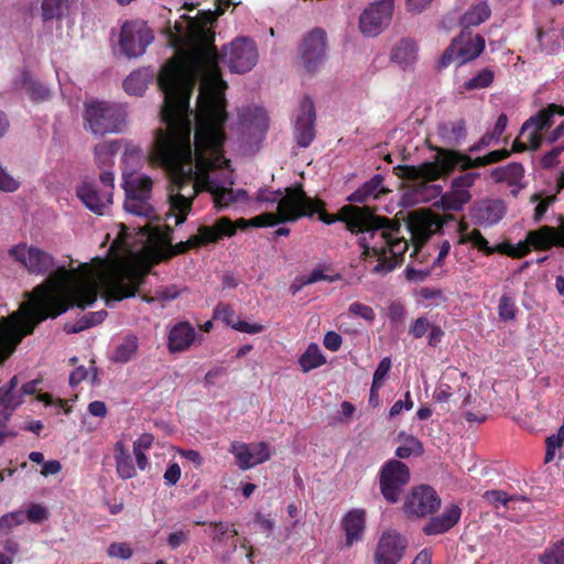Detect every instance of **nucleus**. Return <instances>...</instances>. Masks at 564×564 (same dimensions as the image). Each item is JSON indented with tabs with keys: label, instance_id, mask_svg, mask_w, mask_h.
Here are the masks:
<instances>
[{
	"label": "nucleus",
	"instance_id": "obj_46",
	"mask_svg": "<svg viewBox=\"0 0 564 564\" xmlns=\"http://www.w3.org/2000/svg\"><path fill=\"white\" fill-rule=\"evenodd\" d=\"M22 340L0 326V365L17 349Z\"/></svg>",
	"mask_w": 564,
	"mask_h": 564
},
{
	"label": "nucleus",
	"instance_id": "obj_45",
	"mask_svg": "<svg viewBox=\"0 0 564 564\" xmlns=\"http://www.w3.org/2000/svg\"><path fill=\"white\" fill-rule=\"evenodd\" d=\"M208 525L212 528L210 539L214 544H221L238 535L234 523L229 524L228 522L214 521L208 522Z\"/></svg>",
	"mask_w": 564,
	"mask_h": 564
},
{
	"label": "nucleus",
	"instance_id": "obj_15",
	"mask_svg": "<svg viewBox=\"0 0 564 564\" xmlns=\"http://www.w3.org/2000/svg\"><path fill=\"white\" fill-rule=\"evenodd\" d=\"M327 35L321 28L313 29L300 44V55L305 70L314 75L326 59Z\"/></svg>",
	"mask_w": 564,
	"mask_h": 564
},
{
	"label": "nucleus",
	"instance_id": "obj_19",
	"mask_svg": "<svg viewBox=\"0 0 564 564\" xmlns=\"http://www.w3.org/2000/svg\"><path fill=\"white\" fill-rule=\"evenodd\" d=\"M315 105L311 97L305 96L299 107L295 120L294 138L301 148H307L315 139Z\"/></svg>",
	"mask_w": 564,
	"mask_h": 564
},
{
	"label": "nucleus",
	"instance_id": "obj_41",
	"mask_svg": "<svg viewBox=\"0 0 564 564\" xmlns=\"http://www.w3.org/2000/svg\"><path fill=\"white\" fill-rule=\"evenodd\" d=\"M491 10L486 1L471 6L462 17V24L465 28L477 26L490 18Z\"/></svg>",
	"mask_w": 564,
	"mask_h": 564
},
{
	"label": "nucleus",
	"instance_id": "obj_50",
	"mask_svg": "<svg viewBox=\"0 0 564 564\" xmlns=\"http://www.w3.org/2000/svg\"><path fill=\"white\" fill-rule=\"evenodd\" d=\"M459 242L460 243L470 242L475 248L478 249V251H480L487 256L492 254V250H489L490 246L488 243V240L481 235L480 230H478V229H473L471 231H469L467 234H463L460 236Z\"/></svg>",
	"mask_w": 564,
	"mask_h": 564
},
{
	"label": "nucleus",
	"instance_id": "obj_58",
	"mask_svg": "<svg viewBox=\"0 0 564 564\" xmlns=\"http://www.w3.org/2000/svg\"><path fill=\"white\" fill-rule=\"evenodd\" d=\"M178 294H180V292L176 289V286L172 285V286L160 288V289L155 290V293L152 297L143 296V300L147 302H153V301L165 302V301L175 300L178 296Z\"/></svg>",
	"mask_w": 564,
	"mask_h": 564
},
{
	"label": "nucleus",
	"instance_id": "obj_38",
	"mask_svg": "<svg viewBox=\"0 0 564 564\" xmlns=\"http://www.w3.org/2000/svg\"><path fill=\"white\" fill-rule=\"evenodd\" d=\"M543 130L538 129V124H532L530 129L522 134L520 132V135L525 137L527 141L521 142L519 139H516L512 143V148L510 150V154L513 153H521L524 151H536L541 148L543 143Z\"/></svg>",
	"mask_w": 564,
	"mask_h": 564
},
{
	"label": "nucleus",
	"instance_id": "obj_31",
	"mask_svg": "<svg viewBox=\"0 0 564 564\" xmlns=\"http://www.w3.org/2000/svg\"><path fill=\"white\" fill-rule=\"evenodd\" d=\"M556 115L564 116V106L556 104L547 105L523 122L521 133L524 134L532 124H538L539 130H547L553 126L554 116Z\"/></svg>",
	"mask_w": 564,
	"mask_h": 564
},
{
	"label": "nucleus",
	"instance_id": "obj_27",
	"mask_svg": "<svg viewBox=\"0 0 564 564\" xmlns=\"http://www.w3.org/2000/svg\"><path fill=\"white\" fill-rule=\"evenodd\" d=\"M76 194L83 204L95 214L102 215L104 209L112 203V193L98 191L93 183H83Z\"/></svg>",
	"mask_w": 564,
	"mask_h": 564
},
{
	"label": "nucleus",
	"instance_id": "obj_47",
	"mask_svg": "<svg viewBox=\"0 0 564 564\" xmlns=\"http://www.w3.org/2000/svg\"><path fill=\"white\" fill-rule=\"evenodd\" d=\"M538 560L540 564H564V538L546 547Z\"/></svg>",
	"mask_w": 564,
	"mask_h": 564
},
{
	"label": "nucleus",
	"instance_id": "obj_25",
	"mask_svg": "<svg viewBox=\"0 0 564 564\" xmlns=\"http://www.w3.org/2000/svg\"><path fill=\"white\" fill-rule=\"evenodd\" d=\"M462 509L456 503L447 506L440 516L431 517L423 527L425 535H440L448 532L460 520Z\"/></svg>",
	"mask_w": 564,
	"mask_h": 564
},
{
	"label": "nucleus",
	"instance_id": "obj_34",
	"mask_svg": "<svg viewBox=\"0 0 564 564\" xmlns=\"http://www.w3.org/2000/svg\"><path fill=\"white\" fill-rule=\"evenodd\" d=\"M417 56V45L411 39H401L391 51L390 58L402 68L411 66Z\"/></svg>",
	"mask_w": 564,
	"mask_h": 564
},
{
	"label": "nucleus",
	"instance_id": "obj_54",
	"mask_svg": "<svg viewBox=\"0 0 564 564\" xmlns=\"http://www.w3.org/2000/svg\"><path fill=\"white\" fill-rule=\"evenodd\" d=\"M343 279V275L340 273L335 274H325L323 268H315L312 270V272L308 275H305V282L304 283H316L319 281H327V282H337Z\"/></svg>",
	"mask_w": 564,
	"mask_h": 564
},
{
	"label": "nucleus",
	"instance_id": "obj_3",
	"mask_svg": "<svg viewBox=\"0 0 564 564\" xmlns=\"http://www.w3.org/2000/svg\"><path fill=\"white\" fill-rule=\"evenodd\" d=\"M215 6V10L204 13L202 19H189L186 48L162 67L158 77L160 87L193 93L196 82L200 79L198 96L209 90L224 93L227 88L217 66L215 32L210 25L227 8L237 3L234 0H216Z\"/></svg>",
	"mask_w": 564,
	"mask_h": 564
},
{
	"label": "nucleus",
	"instance_id": "obj_49",
	"mask_svg": "<svg viewBox=\"0 0 564 564\" xmlns=\"http://www.w3.org/2000/svg\"><path fill=\"white\" fill-rule=\"evenodd\" d=\"M495 79V73L489 68H484L473 78L464 83L466 90L482 89L489 87Z\"/></svg>",
	"mask_w": 564,
	"mask_h": 564
},
{
	"label": "nucleus",
	"instance_id": "obj_24",
	"mask_svg": "<svg viewBox=\"0 0 564 564\" xmlns=\"http://www.w3.org/2000/svg\"><path fill=\"white\" fill-rule=\"evenodd\" d=\"M433 225L434 223L429 221L425 218L416 216L412 217L408 229L410 230L411 242L413 246V251L410 257L414 261L420 263H424L426 261L427 256L422 252V248L433 234Z\"/></svg>",
	"mask_w": 564,
	"mask_h": 564
},
{
	"label": "nucleus",
	"instance_id": "obj_2",
	"mask_svg": "<svg viewBox=\"0 0 564 564\" xmlns=\"http://www.w3.org/2000/svg\"><path fill=\"white\" fill-rule=\"evenodd\" d=\"M160 88L164 94L161 119L166 127L156 130L151 158L169 175L170 210L175 217V225L180 226L185 223L192 209L193 198L198 191H204L197 151L194 153V165L191 144L193 111L189 108V100L193 93ZM194 145L196 147L195 139Z\"/></svg>",
	"mask_w": 564,
	"mask_h": 564
},
{
	"label": "nucleus",
	"instance_id": "obj_4",
	"mask_svg": "<svg viewBox=\"0 0 564 564\" xmlns=\"http://www.w3.org/2000/svg\"><path fill=\"white\" fill-rule=\"evenodd\" d=\"M225 93L209 90L197 97L195 113L197 164L202 170L200 183L213 196L215 207L220 210L238 202L235 191L218 185L208 172L229 163L224 156L226 140L225 123L228 119Z\"/></svg>",
	"mask_w": 564,
	"mask_h": 564
},
{
	"label": "nucleus",
	"instance_id": "obj_42",
	"mask_svg": "<svg viewBox=\"0 0 564 564\" xmlns=\"http://www.w3.org/2000/svg\"><path fill=\"white\" fill-rule=\"evenodd\" d=\"M139 347L137 336H126L120 345L117 346L111 360L118 364H126L132 359Z\"/></svg>",
	"mask_w": 564,
	"mask_h": 564
},
{
	"label": "nucleus",
	"instance_id": "obj_7",
	"mask_svg": "<svg viewBox=\"0 0 564 564\" xmlns=\"http://www.w3.org/2000/svg\"><path fill=\"white\" fill-rule=\"evenodd\" d=\"M232 236H235V230L231 227L230 218L220 217L212 226L200 225L197 229V234L191 236L186 241H181L175 245L169 241L162 259L170 260L171 258L184 254L192 249H198L210 243H216L224 237Z\"/></svg>",
	"mask_w": 564,
	"mask_h": 564
},
{
	"label": "nucleus",
	"instance_id": "obj_1",
	"mask_svg": "<svg viewBox=\"0 0 564 564\" xmlns=\"http://www.w3.org/2000/svg\"><path fill=\"white\" fill-rule=\"evenodd\" d=\"M97 260L98 268L85 263L73 273L64 267L57 268L33 290L31 303L0 317V326L22 340L46 318H55L74 306L84 310L93 305L100 291L107 304L135 295L145 272L133 267H109L104 260Z\"/></svg>",
	"mask_w": 564,
	"mask_h": 564
},
{
	"label": "nucleus",
	"instance_id": "obj_48",
	"mask_svg": "<svg viewBox=\"0 0 564 564\" xmlns=\"http://www.w3.org/2000/svg\"><path fill=\"white\" fill-rule=\"evenodd\" d=\"M68 8V0H43L42 17L44 21L61 19Z\"/></svg>",
	"mask_w": 564,
	"mask_h": 564
},
{
	"label": "nucleus",
	"instance_id": "obj_9",
	"mask_svg": "<svg viewBox=\"0 0 564 564\" xmlns=\"http://www.w3.org/2000/svg\"><path fill=\"white\" fill-rule=\"evenodd\" d=\"M299 206L301 210L308 213L307 215H303V217H313L317 214L318 219L326 225L343 221L346 224V228L354 234H358L362 226L365 207H357L350 204L341 207L338 214H328L325 212L324 200L321 198H312L307 196L305 192L304 199L303 202L301 200Z\"/></svg>",
	"mask_w": 564,
	"mask_h": 564
},
{
	"label": "nucleus",
	"instance_id": "obj_62",
	"mask_svg": "<svg viewBox=\"0 0 564 564\" xmlns=\"http://www.w3.org/2000/svg\"><path fill=\"white\" fill-rule=\"evenodd\" d=\"M28 94L34 101H44L50 98V90L39 82H33L28 87Z\"/></svg>",
	"mask_w": 564,
	"mask_h": 564
},
{
	"label": "nucleus",
	"instance_id": "obj_20",
	"mask_svg": "<svg viewBox=\"0 0 564 564\" xmlns=\"http://www.w3.org/2000/svg\"><path fill=\"white\" fill-rule=\"evenodd\" d=\"M406 546L408 540L402 534L394 531L383 532L375 551V564H398Z\"/></svg>",
	"mask_w": 564,
	"mask_h": 564
},
{
	"label": "nucleus",
	"instance_id": "obj_14",
	"mask_svg": "<svg viewBox=\"0 0 564 564\" xmlns=\"http://www.w3.org/2000/svg\"><path fill=\"white\" fill-rule=\"evenodd\" d=\"M154 34L147 22L141 20L126 21L120 31L119 45L121 52L129 58L139 57L145 53L153 42Z\"/></svg>",
	"mask_w": 564,
	"mask_h": 564
},
{
	"label": "nucleus",
	"instance_id": "obj_39",
	"mask_svg": "<svg viewBox=\"0 0 564 564\" xmlns=\"http://www.w3.org/2000/svg\"><path fill=\"white\" fill-rule=\"evenodd\" d=\"M400 226H393L391 238L387 250V261H395L397 267L403 262L404 253L409 249V241L403 237H398L395 234L399 232Z\"/></svg>",
	"mask_w": 564,
	"mask_h": 564
},
{
	"label": "nucleus",
	"instance_id": "obj_55",
	"mask_svg": "<svg viewBox=\"0 0 564 564\" xmlns=\"http://www.w3.org/2000/svg\"><path fill=\"white\" fill-rule=\"evenodd\" d=\"M555 199H556L555 196H549L542 200L540 194H533L531 196V202H533V203L539 202V204L534 208V216H533L534 221H536V223L541 221V219L547 212V208L550 207L551 204H553L555 202Z\"/></svg>",
	"mask_w": 564,
	"mask_h": 564
},
{
	"label": "nucleus",
	"instance_id": "obj_64",
	"mask_svg": "<svg viewBox=\"0 0 564 564\" xmlns=\"http://www.w3.org/2000/svg\"><path fill=\"white\" fill-rule=\"evenodd\" d=\"M47 518H48L47 510L39 503H32L26 509V519L32 523H41L44 520H46Z\"/></svg>",
	"mask_w": 564,
	"mask_h": 564
},
{
	"label": "nucleus",
	"instance_id": "obj_17",
	"mask_svg": "<svg viewBox=\"0 0 564 564\" xmlns=\"http://www.w3.org/2000/svg\"><path fill=\"white\" fill-rule=\"evenodd\" d=\"M9 254L32 274L44 275L55 265L54 258L50 253L26 243L13 246Z\"/></svg>",
	"mask_w": 564,
	"mask_h": 564
},
{
	"label": "nucleus",
	"instance_id": "obj_32",
	"mask_svg": "<svg viewBox=\"0 0 564 564\" xmlns=\"http://www.w3.org/2000/svg\"><path fill=\"white\" fill-rule=\"evenodd\" d=\"M383 176L381 174H376L369 181L365 182L359 188H357L354 193H351L347 200L349 203H359L364 204L368 202L370 198L377 199L381 194L387 193L383 188Z\"/></svg>",
	"mask_w": 564,
	"mask_h": 564
},
{
	"label": "nucleus",
	"instance_id": "obj_56",
	"mask_svg": "<svg viewBox=\"0 0 564 564\" xmlns=\"http://www.w3.org/2000/svg\"><path fill=\"white\" fill-rule=\"evenodd\" d=\"M564 152V143H561L554 148H552L550 151H547L542 158H541V166L545 170L552 169L558 164V158Z\"/></svg>",
	"mask_w": 564,
	"mask_h": 564
},
{
	"label": "nucleus",
	"instance_id": "obj_44",
	"mask_svg": "<svg viewBox=\"0 0 564 564\" xmlns=\"http://www.w3.org/2000/svg\"><path fill=\"white\" fill-rule=\"evenodd\" d=\"M482 498L486 502L491 505L494 508L499 509L500 507L510 508L511 503H514L516 501H525L528 502V499L523 496H517V495H508L503 490H487L482 495Z\"/></svg>",
	"mask_w": 564,
	"mask_h": 564
},
{
	"label": "nucleus",
	"instance_id": "obj_33",
	"mask_svg": "<svg viewBox=\"0 0 564 564\" xmlns=\"http://www.w3.org/2000/svg\"><path fill=\"white\" fill-rule=\"evenodd\" d=\"M116 470L119 478L127 480L137 476V469L133 464L129 448L122 441L116 442L113 446Z\"/></svg>",
	"mask_w": 564,
	"mask_h": 564
},
{
	"label": "nucleus",
	"instance_id": "obj_30",
	"mask_svg": "<svg viewBox=\"0 0 564 564\" xmlns=\"http://www.w3.org/2000/svg\"><path fill=\"white\" fill-rule=\"evenodd\" d=\"M196 337L195 328L188 322L176 324L169 334V349L172 352L186 350Z\"/></svg>",
	"mask_w": 564,
	"mask_h": 564
},
{
	"label": "nucleus",
	"instance_id": "obj_59",
	"mask_svg": "<svg viewBox=\"0 0 564 564\" xmlns=\"http://www.w3.org/2000/svg\"><path fill=\"white\" fill-rule=\"evenodd\" d=\"M21 395H15L12 390H9L4 386L0 387V405L4 406L6 409L14 410L18 405L21 404Z\"/></svg>",
	"mask_w": 564,
	"mask_h": 564
},
{
	"label": "nucleus",
	"instance_id": "obj_28",
	"mask_svg": "<svg viewBox=\"0 0 564 564\" xmlns=\"http://www.w3.org/2000/svg\"><path fill=\"white\" fill-rule=\"evenodd\" d=\"M341 528L345 532L346 547L360 542L366 530V510L359 508L349 510L341 519Z\"/></svg>",
	"mask_w": 564,
	"mask_h": 564
},
{
	"label": "nucleus",
	"instance_id": "obj_16",
	"mask_svg": "<svg viewBox=\"0 0 564 564\" xmlns=\"http://www.w3.org/2000/svg\"><path fill=\"white\" fill-rule=\"evenodd\" d=\"M394 11L393 0L369 4L359 17V30L367 37L378 36L389 25Z\"/></svg>",
	"mask_w": 564,
	"mask_h": 564
},
{
	"label": "nucleus",
	"instance_id": "obj_8",
	"mask_svg": "<svg viewBox=\"0 0 564 564\" xmlns=\"http://www.w3.org/2000/svg\"><path fill=\"white\" fill-rule=\"evenodd\" d=\"M304 199L302 184L285 188V195L280 199L276 213H263L250 219L252 227H273L279 224L292 223L307 215L301 210L299 204Z\"/></svg>",
	"mask_w": 564,
	"mask_h": 564
},
{
	"label": "nucleus",
	"instance_id": "obj_40",
	"mask_svg": "<svg viewBox=\"0 0 564 564\" xmlns=\"http://www.w3.org/2000/svg\"><path fill=\"white\" fill-rule=\"evenodd\" d=\"M151 74L147 69L132 72L123 82V88L127 94L141 96L148 88Z\"/></svg>",
	"mask_w": 564,
	"mask_h": 564
},
{
	"label": "nucleus",
	"instance_id": "obj_37",
	"mask_svg": "<svg viewBox=\"0 0 564 564\" xmlns=\"http://www.w3.org/2000/svg\"><path fill=\"white\" fill-rule=\"evenodd\" d=\"M471 199L469 191L452 187L441 196L440 205L445 212H459Z\"/></svg>",
	"mask_w": 564,
	"mask_h": 564
},
{
	"label": "nucleus",
	"instance_id": "obj_11",
	"mask_svg": "<svg viewBox=\"0 0 564 564\" xmlns=\"http://www.w3.org/2000/svg\"><path fill=\"white\" fill-rule=\"evenodd\" d=\"M219 61L227 65L232 73H247L258 62L257 45L250 37H236L223 47L220 54L217 52V66H219ZM218 68L220 69V67Z\"/></svg>",
	"mask_w": 564,
	"mask_h": 564
},
{
	"label": "nucleus",
	"instance_id": "obj_57",
	"mask_svg": "<svg viewBox=\"0 0 564 564\" xmlns=\"http://www.w3.org/2000/svg\"><path fill=\"white\" fill-rule=\"evenodd\" d=\"M545 32L542 28L536 30V41L539 44V48L542 52H546L549 54H555L560 50V42L557 39H549L546 42L544 41Z\"/></svg>",
	"mask_w": 564,
	"mask_h": 564
},
{
	"label": "nucleus",
	"instance_id": "obj_35",
	"mask_svg": "<svg viewBox=\"0 0 564 564\" xmlns=\"http://www.w3.org/2000/svg\"><path fill=\"white\" fill-rule=\"evenodd\" d=\"M441 140L448 145H459L467 135L466 123L463 119L442 123L437 129Z\"/></svg>",
	"mask_w": 564,
	"mask_h": 564
},
{
	"label": "nucleus",
	"instance_id": "obj_18",
	"mask_svg": "<svg viewBox=\"0 0 564 564\" xmlns=\"http://www.w3.org/2000/svg\"><path fill=\"white\" fill-rule=\"evenodd\" d=\"M441 507V498L429 485L414 487L408 496L403 510L410 518H425L434 514Z\"/></svg>",
	"mask_w": 564,
	"mask_h": 564
},
{
	"label": "nucleus",
	"instance_id": "obj_53",
	"mask_svg": "<svg viewBox=\"0 0 564 564\" xmlns=\"http://www.w3.org/2000/svg\"><path fill=\"white\" fill-rule=\"evenodd\" d=\"M20 181L13 177L4 166L0 164V192L13 193L19 189Z\"/></svg>",
	"mask_w": 564,
	"mask_h": 564
},
{
	"label": "nucleus",
	"instance_id": "obj_22",
	"mask_svg": "<svg viewBox=\"0 0 564 564\" xmlns=\"http://www.w3.org/2000/svg\"><path fill=\"white\" fill-rule=\"evenodd\" d=\"M506 213L507 206L502 199H482L474 204L469 215L476 225L491 227L498 224Z\"/></svg>",
	"mask_w": 564,
	"mask_h": 564
},
{
	"label": "nucleus",
	"instance_id": "obj_52",
	"mask_svg": "<svg viewBox=\"0 0 564 564\" xmlns=\"http://www.w3.org/2000/svg\"><path fill=\"white\" fill-rule=\"evenodd\" d=\"M518 308L514 300L507 294H503L499 300L498 315L500 319L507 322L516 318Z\"/></svg>",
	"mask_w": 564,
	"mask_h": 564
},
{
	"label": "nucleus",
	"instance_id": "obj_5",
	"mask_svg": "<svg viewBox=\"0 0 564 564\" xmlns=\"http://www.w3.org/2000/svg\"><path fill=\"white\" fill-rule=\"evenodd\" d=\"M392 230L388 218L376 216L369 207H365L358 243L362 248L361 258L365 261L369 258L377 259L376 265L371 269L373 274L384 275L397 268L395 261H387Z\"/></svg>",
	"mask_w": 564,
	"mask_h": 564
},
{
	"label": "nucleus",
	"instance_id": "obj_21",
	"mask_svg": "<svg viewBox=\"0 0 564 564\" xmlns=\"http://www.w3.org/2000/svg\"><path fill=\"white\" fill-rule=\"evenodd\" d=\"M436 152V164L441 172V178L452 174L455 169L467 171L471 169L473 158L454 149L442 148L433 144L427 145Z\"/></svg>",
	"mask_w": 564,
	"mask_h": 564
},
{
	"label": "nucleus",
	"instance_id": "obj_36",
	"mask_svg": "<svg viewBox=\"0 0 564 564\" xmlns=\"http://www.w3.org/2000/svg\"><path fill=\"white\" fill-rule=\"evenodd\" d=\"M524 167L519 162H511L505 166H499L490 172L495 183H507L508 185L519 184L524 178Z\"/></svg>",
	"mask_w": 564,
	"mask_h": 564
},
{
	"label": "nucleus",
	"instance_id": "obj_12",
	"mask_svg": "<svg viewBox=\"0 0 564 564\" xmlns=\"http://www.w3.org/2000/svg\"><path fill=\"white\" fill-rule=\"evenodd\" d=\"M485 39L480 34L473 35L463 31L455 37L440 58V67H447L453 61L464 65L477 58L485 50Z\"/></svg>",
	"mask_w": 564,
	"mask_h": 564
},
{
	"label": "nucleus",
	"instance_id": "obj_6",
	"mask_svg": "<svg viewBox=\"0 0 564 564\" xmlns=\"http://www.w3.org/2000/svg\"><path fill=\"white\" fill-rule=\"evenodd\" d=\"M127 116L123 105L106 100L86 101L83 113L85 128L95 135L123 132Z\"/></svg>",
	"mask_w": 564,
	"mask_h": 564
},
{
	"label": "nucleus",
	"instance_id": "obj_60",
	"mask_svg": "<svg viewBox=\"0 0 564 564\" xmlns=\"http://www.w3.org/2000/svg\"><path fill=\"white\" fill-rule=\"evenodd\" d=\"M432 265L430 268H415L412 265H408L404 270V274L408 281L410 282H423L430 276L432 270Z\"/></svg>",
	"mask_w": 564,
	"mask_h": 564
},
{
	"label": "nucleus",
	"instance_id": "obj_23",
	"mask_svg": "<svg viewBox=\"0 0 564 564\" xmlns=\"http://www.w3.org/2000/svg\"><path fill=\"white\" fill-rule=\"evenodd\" d=\"M229 452L237 459V465L241 470H248L270 458L268 446L264 442L258 444V451H250L248 444L234 441L230 443Z\"/></svg>",
	"mask_w": 564,
	"mask_h": 564
},
{
	"label": "nucleus",
	"instance_id": "obj_13",
	"mask_svg": "<svg viewBox=\"0 0 564 564\" xmlns=\"http://www.w3.org/2000/svg\"><path fill=\"white\" fill-rule=\"evenodd\" d=\"M409 467L398 460L390 459L386 462L379 471L380 492L389 503H395L400 500L403 488L410 482Z\"/></svg>",
	"mask_w": 564,
	"mask_h": 564
},
{
	"label": "nucleus",
	"instance_id": "obj_63",
	"mask_svg": "<svg viewBox=\"0 0 564 564\" xmlns=\"http://www.w3.org/2000/svg\"><path fill=\"white\" fill-rule=\"evenodd\" d=\"M118 140L106 141L95 147V155L99 159L101 155L113 156L120 150Z\"/></svg>",
	"mask_w": 564,
	"mask_h": 564
},
{
	"label": "nucleus",
	"instance_id": "obj_29",
	"mask_svg": "<svg viewBox=\"0 0 564 564\" xmlns=\"http://www.w3.org/2000/svg\"><path fill=\"white\" fill-rule=\"evenodd\" d=\"M394 170L398 177L408 181L423 180L433 182L441 178V172L436 161L424 162L420 165H398Z\"/></svg>",
	"mask_w": 564,
	"mask_h": 564
},
{
	"label": "nucleus",
	"instance_id": "obj_26",
	"mask_svg": "<svg viewBox=\"0 0 564 564\" xmlns=\"http://www.w3.org/2000/svg\"><path fill=\"white\" fill-rule=\"evenodd\" d=\"M528 241L535 250L547 251L552 247H564V227L542 226L528 232Z\"/></svg>",
	"mask_w": 564,
	"mask_h": 564
},
{
	"label": "nucleus",
	"instance_id": "obj_61",
	"mask_svg": "<svg viewBox=\"0 0 564 564\" xmlns=\"http://www.w3.org/2000/svg\"><path fill=\"white\" fill-rule=\"evenodd\" d=\"M106 316H107V312L104 310L98 311V312H90L83 316V318L80 319L82 325L78 328L74 329V332H78V330L98 325L106 318Z\"/></svg>",
	"mask_w": 564,
	"mask_h": 564
},
{
	"label": "nucleus",
	"instance_id": "obj_43",
	"mask_svg": "<svg viewBox=\"0 0 564 564\" xmlns=\"http://www.w3.org/2000/svg\"><path fill=\"white\" fill-rule=\"evenodd\" d=\"M324 364H326V358L314 343L310 344L305 352L299 358V365L304 372H308Z\"/></svg>",
	"mask_w": 564,
	"mask_h": 564
},
{
	"label": "nucleus",
	"instance_id": "obj_10",
	"mask_svg": "<svg viewBox=\"0 0 564 564\" xmlns=\"http://www.w3.org/2000/svg\"><path fill=\"white\" fill-rule=\"evenodd\" d=\"M152 186L153 182L148 175L131 176L124 180L126 199L123 207L126 212L147 219H156L155 209L149 203Z\"/></svg>",
	"mask_w": 564,
	"mask_h": 564
},
{
	"label": "nucleus",
	"instance_id": "obj_51",
	"mask_svg": "<svg viewBox=\"0 0 564 564\" xmlns=\"http://www.w3.org/2000/svg\"><path fill=\"white\" fill-rule=\"evenodd\" d=\"M405 444L395 449V456L401 459L409 458L411 455L420 456L424 448L422 442L415 436H408Z\"/></svg>",
	"mask_w": 564,
	"mask_h": 564
}]
</instances>
